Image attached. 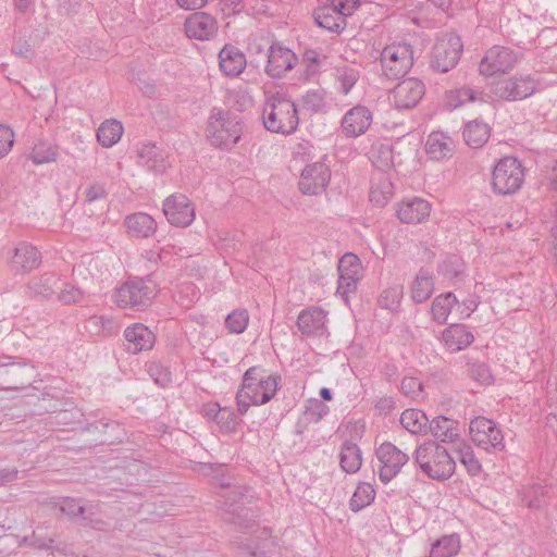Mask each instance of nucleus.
I'll list each match as a JSON object with an SVG mask.
<instances>
[{"label": "nucleus", "instance_id": "c756f323", "mask_svg": "<svg viewBox=\"0 0 557 557\" xmlns=\"http://www.w3.org/2000/svg\"><path fill=\"white\" fill-rule=\"evenodd\" d=\"M339 465L346 473H356L361 465L362 457L359 446L352 442L346 441L341 448Z\"/></svg>", "mask_w": 557, "mask_h": 557}, {"label": "nucleus", "instance_id": "864d4df0", "mask_svg": "<svg viewBox=\"0 0 557 557\" xmlns=\"http://www.w3.org/2000/svg\"><path fill=\"white\" fill-rule=\"evenodd\" d=\"M468 372L474 381L482 384H491L493 381V375L488 366L482 361H470L468 363Z\"/></svg>", "mask_w": 557, "mask_h": 557}, {"label": "nucleus", "instance_id": "3c124183", "mask_svg": "<svg viewBox=\"0 0 557 557\" xmlns=\"http://www.w3.org/2000/svg\"><path fill=\"white\" fill-rule=\"evenodd\" d=\"M337 79L341 83V91L347 95L359 79V71L343 66L336 69Z\"/></svg>", "mask_w": 557, "mask_h": 557}, {"label": "nucleus", "instance_id": "a211bd4d", "mask_svg": "<svg viewBox=\"0 0 557 557\" xmlns=\"http://www.w3.org/2000/svg\"><path fill=\"white\" fill-rule=\"evenodd\" d=\"M371 123L372 112L364 106H356L345 113L341 127L345 136L358 137L367 132Z\"/></svg>", "mask_w": 557, "mask_h": 557}, {"label": "nucleus", "instance_id": "a19ab883", "mask_svg": "<svg viewBox=\"0 0 557 557\" xmlns=\"http://www.w3.org/2000/svg\"><path fill=\"white\" fill-rule=\"evenodd\" d=\"M327 156L324 154L322 160L310 162L306 159V153H294L293 157V166L296 169L297 165L304 164V168L300 169V174H327L331 172L329 165L325 163Z\"/></svg>", "mask_w": 557, "mask_h": 557}, {"label": "nucleus", "instance_id": "f704fd0d", "mask_svg": "<svg viewBox=\"0 0 557 557\" xmlns=\"http://www.w3.org/2000/svg\"><path fill=\"white\" fill-rule=\"evenodd\" d=\"M459 549V535H444L432 544L430 555L425 557H454L458 554Z\"/></svg>", "mask_w": 557, "mask_h": 557}, {"label": "nucleus", "instance_id": "c9c22d12", "mask_svg": "<svg viewBox=\"0 0 557 557\" xmlns=\"http://www.w3.org/2000/svg\"><path fill=\"white\" fill-rule=\"evenodd\" d=\"M401 425L412 434L425 433L429 419L426 414L419 409H406L400 416Z\"/></svg>", "mask_w": 557, "mask_h": 557}, {"label": "nucleus", "instance_id": "7ed1b4c3", "mask_svg": "<svg viewBox=\"0 0 557 557\" xmlns=\"http://www.w3.org/2000/svg\"><path fill=\"white\" fill-rule=\"evenodd\" d=\"M263 124L272 133L290 134L298 125L295 103L278 94L272 96L263 109Z\"/></svg>", "mask_w": 557, "mask_h": 557}, {"label": "nucleus", "instance_id": "412c9836", "mask_svg": "<svg viewBox=\"0 0 557 557\" xmlns=\"http://www.w3.org/2000/svg\"><path fill=\"white\" fill-rule=\"evenodd\" d=\"M41 262L39 250L29 243L21 242L14 249L10 267L14 272H29Z\"/></svg>", "mask_w": 557, "mask_h": 557}, {"label": "nucleus", "instance_id": "c03bdc74", "mask_svg": "<svg viewBox=\"0 0 557 557\" xmlns=\"http://www.w3.org/2000/svg\"><path fill=\"white\" fill-rule=\"evenodd\" d=\"M456 454L459 461L465 466L470 475L475 476L481 472V463L475 457L471 446L461 443L456 449Z\"/></svg>", "mask_w": 557, "mask_h": 557}, {"label": "nucleus", "instance_id": "2f4dec72", "mask_svg": "<svg viewBox=\"0 0 557 557\" xmlns=\"http://www.w3.org/2000/svg\"><path fill=\"white\" fill-rule=\"evenodd\" d=\"M123 132L124 127L120 121L106 120L97 131L98 143L104 148H110L121 139Z\"/></svg>", "mask_w": 557, "mask_h": 557}, {"label": "nucleus", "instance_id": "e2e57ef3", "mask_svg": "<svg viewBox=\"0 0 557 557\" xmlns=\"http://www.w3.org/2000/svg\"><path fill=\"white\" fill-rule=\"evenodd\" d=\"M14 143L13 131L5 125H0V158L7 156Z\"/></svg>", "mask_w": 557, "mask_h": 557}, {"label": "nucleus", "instance_id": "49530a36", "mask_svg": "<svg viewBox=\"0 0 557 557\" xmlns=\"http://www.w3.org/2000/svg\"><path fill=\"white\" fill-rule=\"evenodd\" d=\"M264 380H267V375H263V370L258 367H251L249 368L244 376L242 386L238 391V396L244 397V399H248V392L251 391V388H255L253 386L256 383L258 385L263 384Z\"/></svg>", "mask_w": 557, "mask_h": 557}, {"label": "nucleus", "instance_id": "5fc2aeb1", "mask_svg": "<svg viewBox=\"0 0 557 557\" xmlns=\"http://www.w3.org/2000/svg\"><path fill=\"white\" fill-rule=\"evenodd\" d=\"M403 298V286L395 285L385 289L380 296V305L383 308L395 310Z\"/></svg>", "mask_w": 557, "mask_h": 557}, {"label": "nucleus", "instance_id": "58836bf2", "mask_svg": "<svg viewBox=\"0 0 557 557\" xmlns=\"http://www.w3.org/2000/svg\"><path fill=\"white\" fill-rule=\"evenodd\" d=\"M457 302V297L451 292L435 297L431 307L433 320L438 324H444L453 306Z\"/></svg>", "mask_w": 557, "mask_h": 557}, {"label": "nucleus", "instance_id": "39448f33", "mask_svg": "<svg viewBox=\"0 0 557 557\" xmlns=\"http://www.w3.org/2000/svg\"><path fill=\"white\" fill-rule=\"evenodd\" d=\"M157 295V286L151 280L136 278L123 284L116 292V304L121 308L143 310Z\"/></svg>", "mask_w": 557, "mask_h": 557}, {"label": "nucleus", "instance_id": "9d476101", "mask_svg": "<svg viewBox=\"0 0 557 557\" xmlns=\"http://www.w3.org/2000/svg\"><path fill=\"white\" fill-rule=\"evenodd\" d=\"M375 455L380 461L379 478L385 484L391 482L409 460L407 454L389 442L381 444Z\"/></svg>", "mask_w": 557, "mask_h": 557}, {"label": "nucleus", "instance_id": "13d9d810", "mask_svg": "<svg viewBox=\"0 0 557 557\" xmlns=\"http://www.w3.org/2000/svg\"><path fill=\"white\" fill-rule=\"evenodd\" d=\"M220 430L226 433L234 432L238 424V418L230 408H222V411L215 422Z\"/></svg>", "mask_w": 557, "mask_h": 557}, {"label": "nucleus", "instance_id": "bf43d9fd", "mask_svg": "<svg viewBox=\"0 0 557 557\" xmlns=\"http://www.w3.org/2000/svg\"><path fill=\"white\" fill-rule=\"evenodd\" d=\"M331 5L336 10L339 16L346 20L347 16L352 15L359 8L360 2L359 0H331Z\"/></svg>", "mask_w": 557, "mask_h": 557}, {"label": "nucleus", "instance_id": "9b49d317", "mask_svg": "<svg viewBox=\"0 0 557 557\" xmlns=\"http://www.w3.org/2000/svg\"><path fill=\"white\" fill-rule=\"evenodd\" d=\"M298 62L295 52L280 41H273L267 50L264 72L271 78H281L293 70Z\"/></svg>", "mask_w": 557, "mask_h": 557}, {"label": "nucleus", "instance_id": "2eb2a0df", "mask_svg": "<svg viewBox=\"0 0 557 557\" xmlns=\"http://www.w3.org/2000/svg\"><path fill=\"white\" fill-rule=\"evenodd\" d=\"M184 28L188 38L209 40L218 33V22L207 12H194L185 20Z\"/></svg>", "mask_w": 557, "mask_h": 557}, {"label": "nucleus", "instance_id": "b1692460", "mask_svg": "<svg viewBox=\"0 0 557 557\" xmlns=\"http://www.w3.org/2000/svg\"><path fill=\"white\" fill-rule=\"evenodd\" d=\"M443 342L448 350L456 352L467 348L474 341V336L465 324H451L442 334Z\"/></svg>", "mask_w": 557, "mask_h": 557}, {"label": "nucleus", "instance_id": "393cba45", "mask_svg": "<svg viewBox=\"0 0 557 557\" xmlns=\"http://www.w3.org/2000/svg\"><path fill=\"white\" fill-rule=\"evenodd\" d=\"M125 224L128 233L138 238H147L154 234L157 230V222L154 219L144 212H137L126 216Z\"/></svg>", "mask_w": 557, "mask_h": 557}, {"label": "nucleus", "instance_id": "cd10ccee", "mask_svg": "<svg viewBox=\"0 0 557 557\" xmlns=\"http://www.w3.org/2000/svg\"><path fill=\"white\" fill-rule=\"evenodd\" d=\"M313 16L318 26L330 32L342 33L347 25L346 20L331 4L318 8Z\"/></svg>", "mask_w": 557, "mask_h": 557}, {"label": "nucleus", "instance_id": "f8f14e48", "mask_svg": "<svg viewBox=\"0 0 557 557\" xmlns=\"http://www.w3.org/2000/svg\"><path fill=\"white\" fill-rule=\"evenodd\" d=\"M163 213L171 225L189 226L195 220V209L183 194H173L163 201Z\"/></svg>", "mask_w": 557, "mask_h": 557}, {"label": "nucleus", "instance_id": "338daca9", "mask_svg": "<svg viewBox=\"0 0 557 557\" xmlns=\"http://www.w3.org/2000/svg\"><path fill=\"white\" fill-rule=\"evenodd\" d=\"M422 389V384L414 377H405L401 381V391L406 395L417 396Z\"/></svg>", "mask_w": 557, "mask_h": 557}, {"label": "nucleus", "instance_id": "a18cd8bd", "mask_svg": "<svg viewBox=\"0 0 557 557\" xmlns=\"http://www.w3.org/2000/svg\"><path fill=\"white\" fill-rule=\"evenodd\" d=\"M329 184L327 176H299L298 188L304 195H318Z\"/></svg>", "mask_w": 557, "mask_h": 557}, {"label": "nucleus", "instance_id": "de8ad7c7", "mask_svg": "<svg viewBox=\"0 0 557 557\" xmlns=\"http://www.w3.org/2000/svg\"><path fill=\"white\" fill-rule=\"evenodd\" d=\"M249 314L245 309H237L227 314L225 319V327L234 334L243 333L248 325Z\"/></svg>", "mask_w": 557, "mask_h": 557}, {"label": "nucleus", "instance_id": "680f3d73", "mask_svg": "<svg viewBox=\"0 0 557 557\" xmlns=\"http://www.w3.org/2000/svg\"><path fill=\"white\" fill-rule=\"evenodd\" d=\"M59 300L64 305H72L81 301L83 293L79 288L70 284H64L63 289L59 294Z\"/></svg>", "mask_w": 557, "mask_h": 557}, {"label": "nucleus", "instance_id": "f257e3e1", "mask_svg": "<svg viewBox=\"0 0 557 557\" xmlns=\"http://www.w3.org/2000/svg\"><path fill=\"white\" fill-rule=\"evenodd\" d=\"M222 488L228 491L222 496L225 498L223 508V519L234 524L239 531H252L248 537H239L237 544L239 554L243 557H274L276 554V544L267 528L253 530L256 520L251 511L240 502L246 497L249 491L246 486H231L230 483L221 482Z\"/></svg>", "mask_w": 557, "mask_h": 557}, {"label": "nucleus", "instance_id": "423d86ee", "mask_svg": "<svg viewBox=\"0 0 557 557\" xmlns=\"http://www.w3.org/2000/svg\"><path fill=\"white\" fill-rule=\"evenodd\" d=\"M469 431L472 442L487 453L505 449L504 435L494 421L484 417H475L470 422Z\"/></svg>", "mask_w": 557, "mask_h": 557}, {"label": "nucleus", "instance_id": "6e6d98bb", "mask_svg": "<svg viewBox=\"0 0 557 557\" xmlns=\"http://www.w3.org/2000/svg\"><path fill=\"white\" fill-rule=\"evenodd\" d=\"M302 106L306 110L314 113L321 111L325 106L323 91L319 89L307 91V94L302 96Z\"/></svg>", "mask_w": 557, "mask_h": 557}, {"label": "nucleus", "instance_id": "bb28decb", "mask_svg": "<svg viewBox=\"0 0 557 557\" xmlns=\"http://www.w3.org/2000/svg\"><path fill=\"white\" fill-rule=\"evenodd\" d=\"M60 510L73 520H83L85 513H101V506L99 503L94 502L81 504V500L77 498L65 497L60 503Z\"/></svg>", "mask_w": 557, "mask_h": 557}, {"label": "nucleus", "instance_id": "603ef678", "mask_svg": "<svg viewBox=\"0 0 557 557\" xmlns=\"http://www.w3.org/2000/svg\"><path fill=\"white\" fill-rule=\"evenodd\" d=\"M361 262L354 253L344 255L338 262V273L360 277Z\"/></svg>", "mask_w": 557, "mask_h": 557}, {"label": "nucleus", "instance_id": "aec40b11", "mask_svg": "<svg viewBox=\"0 0 557 557\" xmlns=\"http://www.w3.org/2000/svg\"><path fill=\"white\" fill-rule=\"evenodd\" d=\"M125 349L127 352L137 355L150 350L154 343V334L143 323H134L124 331Z\"/></svg>", "mask_w": 557, "mask_h": 557}, {"label": "nucleus", "instance_id": "4c0bfd02", "mask_svg": "<svg viewBox=\"0 0 557 557\" xmlns=\"http://www.w3.org/2000/svg\"><path fill=\"white\" fill-rule=\"evenodd\" d=\"M59 277L54 273H45L39 277H34L28 288L30 293L36 297L49 298L54 294Z\"/></svg>", "mask_w": 557, "mask_h": 557}, {"label": "nucleus", "instance_id": "0eeeda50", "mask_svg": "<svg viewBox=\"0 0 557 557\" xmlns=\"http://www.w3.org/2000/svg\"><path fill=\"white\" fill-rule=\"evenodd\" d=\"M381 65L388 79L405 76L412 66V50L409 45L387 46L381 52Z\"/></svg>", "mask_w": 557, "mask_h": 557}, {"label": "nucleus", "instance_id": "dca6fc26", "mask_svg": "<svg viewBox=\"0 0 557 557\" xmlns=\"http://www.w3.org/2000/svg\"><path fill=\"white\" fill-rule=\"evenodd\" d=\"M425 92L424 84L418 78H407L399 82L393 89L395 106L399 109L416 107Z\"/></svg>", "mask_w": 557, "mask_h": 557}, {"label": "nucleus", "instance_id": "e433bc0d", "mask_svg": "<svg viewBox=\"0 0 557 557\" xmlns=\"http://www.w3.org/2000/svg\"><path fill=\"white\" fill-rule=\"evenodd\" d=\"M369 160L380 172H387L393 165V148L387 144H374L369 151Z\"/></svg>", "mask_w": 557, "mask_h": 557}, {"label": "nucleus", "instance_id": "09e8293b", "mask_svg": "<svg viewBox=\"0 0 557 557\" xmlns=\"http://www.w3.org/2000/svg\"><path fill=\"white\" fill-rule=\"evenodd\" d=\"M523 174L524 168L521 161L513 156H506L494 164L492 174Z\"/></svg>", "mask_w": 557, "mask_h": 557}, {"label": "nucleus", "instance_id": "6e6552de", "mask_svg": "<svg viewBox=\"0 0 557 557\" xmlns=\"http://www.w3.org/2000/svg\"><path fill=\"white\" fill-rule=\"evenodd\" d=\"M462 41L457 35H447L436 41L432 51L431 67L446 73L458 63L462 52Z\"/></svg>", "mask_w": 557, "mask_h": 557}, {"label": "nucleus", "instance_id": "f3484780", "mask_svg": "<svg viewBox=\"0 0 557 557\" xmlns=\"http://www.w3.org/2000/svg\"><path fill=\"white\" fill-rule=\"evenodd\" d=\"M253 387L251 391H247L248 399L238 396V393L236 394L237 409L240 414H245L250 406H259L270 401L276 393L277 381L274 376L267 375L263 384L258 385L256 383Z\"/></svg>", "mask_w": 557, "mask_h": 557}, {"label": "nucleus", "instance_id": "37998d69", "mask_svg": "<svg viewBox=\"0 0 557 557\" xmlns=\"http://www.w3.org/2000/svg\"><path fill=\"white\" fill-rule=\"evenodd\" d=\"M523 184V176H492V186L498 195L515 194Z\"/></svg>", "mask_w": 557, "mask_h": 557}, {"label": "nucleus", "instance_id": "473e14b6", "mask_svg": "<svg viewBox=\"0 0 557 557\" xmlns=\"http://www.w3.org/2000/svg\"><path fill=\"white\" fill-rule=\"evenodd\" d=\"M428 429L434 437L442 442H454L458 437L456 422L443 416L429 421Z\"/></svg>", "mask_w": 557, "mask_h": 557}, {"label": "nucleus", "instance_id": "a878e982", "mask_svg": "<svg viewBox=\"0 0 557 557\" xmlns=\"http://www.w3.org/2000/svg\"><path fill=\"white\" fill-rule=\"evenodd\" d=\"M462 135L469 147L481 148L487 143L491 136V127L482 120L475 119L465 125Z\"/></svg>", "mask_w": 557, "mask_h": 557}, {"label": "nucleus", "instance_id": "79ce46f5", "mask_svg": "<svg viewBox=\"0 0 557 557\" xmlns=\"http://www.w3.org/2000/svg\"><path fill=\"white\" fill-rule=\"evenodd\" d=\"M375 496L374 488L369 483H360L350 498L349 505L352 511H359L370 505Z\"/></svg>", "mask_w": 557, "mask_h": 557}, {"label": "nucleus", "instance_id": "4468645a", "mask_svg": "<svg viewBox=\"0 0 557 557\" xmlns=\"http://www.w3.org/2000/svg\"><path fill=\"white\" fill-rule=\"evenodd\" d=\"M327 312L320 307H309L300 311L297 318V329L305 337H322L327 334Z\"/></svg>", "mask_w": 557, "mask_h": 557}, {"label": "nucleus", "instance_id": "4d7b16f0", "mask_svg": "<svg viewBox=\"0 0 557 557\" xmlns=\"http://www.w3.org/2000/svg\"><path fill=\"white\" fill-rule=\"evenodd\" d=\"M87 327L98 334L110 335L114 329V321L103 315H92L87 321Z\"/></svg>", "mask_w": 557, "mask_h": 557}, {"label": "nucleus", "instance_id": "8fccbe9b", "mask_svg": "<svg viewBox=\"0 0 557 557\" xmlns=\"http://www.w3.org/2000/svg\"><path fill=\"white\" fill-rule=\"evenodd\" d=\"M57 149L45 143H38L35 145L30 152V159L34 164H44L55 161Z\"/></svg>", "mask_w": 557, "mask_h": 557}, {"label": "nucleus", "instance_id": "774afa93", "mask_svg": "<svg viewBox=\"0 0 557 557\" xmlns=\"http://www.w3.org/2000/svg\"><path fill=\"white\" fill-rule=\"evenodd\" d=\"M327 410L329 408L323 401L314 400L306 413L314 416L313 421L319 422L327 413Z\"/></svg>", "mask_w": 557, "mask_h": 557}, {"label": "nucleus", "instance_id": "69168bd1", "mask_svg": "<svg viewBox=\"0 0 557 557\" xmlns=\"http://www.w3.org/2000/svg\"><path fill=\"white\" fill-rule=\"evenodd\" d=\"M84 195L86 196V201L95 202L97 200L106 198L107 190L102 185L94 184L85 188Z\"/></svg>", "mask_w": 557, "mask_h": 557}, {"label": "nucleus", "instance_id": "c85d7f7f", "mask_svg": "<svg viewBox=\"0 0 557 557\" xmlns=\"http://www.w3.org/2000/svg\"><path fill=\"white\" fill-rule=\"evenodd\" d=\"M394 195V184L388 176H376L371 182L369 199L376 207H384Z\"/></svg>", "mask_w": 557, "mask_h": 557}, {"label": "nucleus", "instance_id": "72a5a7b5", "mask_svg": "<svg viewBox=\"0 0 557 557\" xmlns=\"http://www.w3.org/2000/svg\"><path fill=\"white\" fill-rule=\"evenodd\" d=\"M475 100H482V92H478L467 86L447 90L445 94V103L450 110H455L467 102H473Z\"/></svg>", "mask_w": 557, "mask_h": 557}, {"label": "nucleus", "instance_id": "6ab92c4d", "mask_svg": "<svg viewBox=\"0 0 557 557\" xmlns=\"http://www.w3.org/2000/svg\"><path fill=\"white\" fill-rule=\"evenodd\" d=\"M431 205L429 201L412 197L400 201L397 205L396 214L400 222L406 224H418L429 219Z\"/></svg>", "mask_w": 557, "mask_h": 557}, {"label": "nucleus", "instance_id": "ea45409f", "mask_svg": "<svg viewBox=\"0 0 557 557\" xmlns=\"http://www.w3.org/2000/svg\"><path fill=\"white\" fill-rule=\"evenodd\" d=\"M425 150L431 159L441 160L451 153L450 140L441 133H432L426 140Z\"/></svg>", "mask_w": 557, "mask_h": 557}, {"label": "nucleus", "instance_id": "1a4fd4ad", "mask_svg": "<svg viewBox=\"0 0 557 557\" xmlns=\"http://www.w3.org/2000/svg\"><path fill=\"white\" fill-rule=\"evenodd\" d=\"M536 85L531 75H519L497 81L492 85L491 92L498 99L517 101L532 96Z\"/></svg>", "mask_w": 557, "mask_h": 557}, {"label": "nucleus", "instance_id": "0e129e2a", "mask_svg": "<svg viewBox=\"0 0 557 557\" xmlns=\"http://www.w3.org/2000/svg\"><path fill=\"white\" fill-rule=\"evenodd\" d=\"M100 513L91 515L85 513V517L82 521H84V525L90 527L91 529L98 531H108L110 529V523L102 518L99 517Z\"/></svg>", "mask_w": 557, "mask_h": 557}, {"label": "nucleus", "instance_id": "20e7f679", "mask_svg": "<svg viewBox=\"0 0 557 557\" xmlns=\"http://www.w3.org/2000/svg\"><path fill=\"white\" fill-rule=\"evenodd\" d=\"M206 133L213 146L231 149L239 141L243 134V125L237 115L219 111L211 114Z\"/></svg>", "mask_w": 557, "mask_h": 557}, {"label": "nucleus", "instance_id": "f03ea898", "mask_svg": "<svg viewBox=\"0 0 557 557\" xmlns=\"http://www.w3.org/2000/svg\"><path fill=\"white\" fill-rule=\"evenodd\" d=\"M413 459L420 470L432 480L445 481L455 473V459L444 446L434 441L419 445L413 453Z\"/></svg>", "mask_w": 557, "mask_h": 557}, {"label": "nucleus", "instance_id": "4be33fe9", "mask_svg": "<svg viewBox=\"0 0 557 557\" xmlns=\"http://www.w3.org/2000/svg\"><path fill=\"white\" fill-rule=\"evenodd\" d=\"M247 65L245 54L235 46L226 44L219 53L221 72L228 77H236Z\"/></svg>", "mask_w": 557, "mask_h": 557}, {"label": "nucleus", "instance_id": "ddd939ff", "mask_svg": "<svg viewBox=\"0 0 557 557\" xmlns=\"http://www.w3.org/2000/svg\"><path fill=\"white\" fill-rule=\"evenodd\" d=\"M517 61L518 58L511 49L494 46L485 53V57L479 65V71L485 76L506 73L513 67Z\"/></svg>", "mask_w": 557, "mask_h": 557}, {"label": "nucleus", "instance_id": "052dcab7", "mask_svg": "<svg viewBox=\"0 0 557 557\" xmlns=\"http://www.w3.org/2000/svg\"><path fill=\"white\" fill-rule=\"evenodd\" d=\"M360 277L339 274L337 294L346 298L349 293L357 289Z\"/></svg>", "mask_w": 557, "mask_h": 557}, {"label": "nucleus", "instance_id": "5701e85b", "mask_svg": "<svg viewBox=\"0 0 557 557\" xmlns=\"http://www.w3.org/2000/svg\"><path fill=\"white\" fill-rule=\"evenodd\" d=\"M137 163L146 171L163 174L168 169V161L161 149L154 144H145L137 149Z\"/></svg>", "mask_w": 557, "mask_h": 557}, {"label": "nucleus", "instance_id": "7c9ffc66", "mask_svg": "<svg viewBox=\"0 0 557 557\" xmlns=\"http://www.w3.org/2000/svg\"><path fill=\"white\" fill-rule=\"evenodd\" d=\"M434 290V281L428 270L421 269L411 286V297L414 302L421 304L428 300Z\"/></svg>", "mask_w": 557, "mask_h": 557}]
</instances>
